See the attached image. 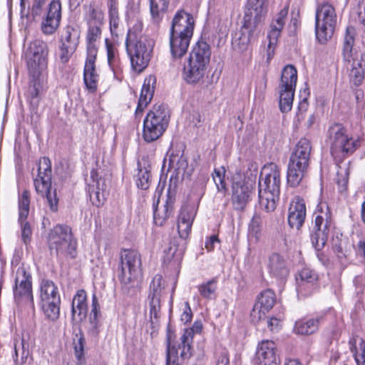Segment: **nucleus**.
<instances>
[{
    "instance_id": "1",
    "label": "nucleus",
    "mask_w": 365,
    "mask_h": 365,
    "mask_svg": "<svg viewBox=\"0 0 365 365\" xmlns=\"http://www.w3.org/2000/svg\"><path fill=\"white\" fill-rule=\"evenodd\" d=\"M48 53L46 43L40 40L31 42L26 51L29 72V85L26 97L32 109L37 108L40 95L43 91L45 81L42 73L47 68Z\"/></svg>"
},
{
    "instance_id": "2",
    "label": "nucleus",
    "mask_w": 365,
    "mask_h": 365,
    "mask_svg": "<svg viewBox=\"0 0 365 365\" xmlns=\"http://www.w3.org/2000/svg\"><path fill=\"white\" fill-rule=\"evenodd\" d=\"M258 190L260 206L267 212L274 211L280 192V173L276 165L264 166L258 182Z\"/></svg>"
},
{
    "instance_id": "3",
    "label": "nucleus",
    "mask_w": 365,
    "mask_h": 365,
    "mask_svg": "<svg viewBox=\"0 0 365 365\" xmlns=\"http://www.w3.org/2000/svg\"><path fill=\"white\" fill-rule=\"evenodd\" d=\"M120 258L118 277L122 284V291L128 296H134L138 292L135 281L141 272L140 255L136 250L123 249Z\"/></svg>"
},
{
    "instance_id": "4",
    "label": "nucleus",
    "mask_w": 365,
    "mask_h": 365,
    "mask_svg": "<svg viewBox=\"0 0 365 365\" xmlns=\"http://www.w3.org/2000/svg\"><path fill=\"white\" fill-rule=\"evenodd\" d=\"M356 30L352 26L346 29L342 53L344 60L347 63L350 81L355 85H360L364 78L365 59L363 54L353 48Z\"/></svg>"
},
{
    "instance_id": "5",
    "label": "nucleus",
    "mask_w": 365,
    "mask_h": 365,
    "mask_svg": "<svg viewBox=\"0 0 365 365\" xmlns=\"http://www.w3.org/2000/svg\"><path fill=\"white\" fill-rule=\"evenodd\" d=\"M210 56V45L203 40L198 41L190 53L187 64L184 66L183 76L187 83L195 84L202 79Z\"/></svg>"
},
{
    "instance_id": "6",
    "label": "nucleus",
    "mask_w": 365,
    "mask_h": 365,
    "mask_svg": "<svg viewBox=\"0 0 365 365\" xmlns=\"http://www.w3.org/2000/svg\"><path fill=\"white\" fill-rule=\"evenodd\" d=\"M334 6L327 1L319 4L315 13V34L319 43L325 44L334 34L337 24Z\"/></svg>"
},
{
    "instance_id": "7",
    "label": "nucleus",
    "mask_w": 365,
    "mask_h": 365,
    "mask_svg": "<svg viewBox=\"0 0 365 365\" xmlns=\"http://www.w3.org/2000/svg\"><path fill=\"white\" fill-rule=\"evenodd\" d=\"M170 115L163 104L155 105L143 121V137L147 143L158 140L168 128Z\"/></svg>"
},
{
    "instance_id": "8",
    "label": "nucleus",
    "mask_w": 365,
    "mask_h": 365,
    "mask_svg": "<svg viewBox=\"0 0 365 365\" xmlns=\"http://www.w3.org/2000/svg\"><path fill=\"white\" fill-rule=\"evenodd\" d=\"M125 46L132 68L137 72H142L148 66L151 59L153 48V41L146 36H140L135 41H132L128 37Z\"/></svg>"
},
{
    "instance_id": "9",
    "label": "nucleus",
    "mask_w": 365,
    "mask_h": 365,
    "mask_svg": "<svg viewBox=\"0 0 365 365\" xmlns=\"http://www.w3.org/2000/svg\"><path fill=\"white\" fill-rule=\"evenodd\" d=\"M51 252L57 256L70 255L75 257L76 241L73 239L71 229L67 225H58L49 232L48 238Z\"/></svg>"
},
{
    "instance_id": "10",
    "label": "nucleus",
    "mask_w": 365,
    "mask_h": 365,
    "mask_svg": "<svg viewBox=\"0 0 365 365\" xmlns=\"http://www.w3.org/2000/svg\"><path fill=\"white\" fill-rule=\"evenodd\" d=\"M38 178L34 180L36 192L45 196L51 211L58 210V198L56 189L51 187V164L48 158L40 160L38 168Z\"/></svg>"
},
{
    "instance_id": "11",
    "label": "nucleus",
    "mask_w": 365,
    "mask_h": 365,
    "mask_svg": "<svg viewBox=\"0 0 365 365\" xmlns=\"http://www.w3.org/2000/svg\"><path fill=\"white\" fill-rule=\"evenodd\" d=\"M297 84V69L293 65H287L282 70L279 85V109L282 113L291 110Z\"/></svg>"
},
{
    "instance_id": "12",
    "label": "nucleus",
    "mask_w": 365,
    "mask_h": 365,
    "mask_svg": "<svg viewBox=\"0 0 365 365\" xmlns=\"http://www.w3.org/2000/svg\"><path fill=\"white\" fill-rule=\"evenodd\" d=\"M315 215V232L312 235L311 240L314 248L319 250L326 245L334 225L330 210L326 205H321Z\"/></svg>"
},
{
    "instance_id": "13",
    "label": "nucleus",
    "mask_w": 365,
    "mask_h": 365,
    "mask_svg": "<svg viewBox=\"0 0 365 365\" xmlns=\"http://www.w3.org/2000/svg\"><path fill=\"white\" fill-rule=\"evenodd\" d=\"M329 137L333 154L340 151L349 155L353 153L359 146V141L349 138L346 133V129L339 123H336L329 128Z\"/></svg>"
},
{
    "instance_id": "14",
    "label": "nucleus",
    "mask_w": 365,
    "mask_h": 365,
    "mask_svg": "<svg viewBox=\"0 0 365 365\" xmlns=\"http://www.w3.org/2000/svg\"><path fill=\"white\" fill-rule=\"evenodd\" d=\"M14 297L18 304L24 302L31 308L34 307L31 276L24 267H19L16 271Z\"/></svg>"
},
{
    "instance_id": "15",
    "label": "nucleus",
    "mask_w": 365,
    "mask_h": 365,
    "mask_svg": "<svg viewBox=\"0 0 365 365\" xmlns=\"http://www.w3.org/2000/svg\"><path fill=\"white\" fill-rule=\"evenodd\" d=\"M80 36L81 30L76 25H67L62 29L59 46L61 63L68 62L78 46Z\"/></svg>"
},
{
    "instance_id": "16",
    "label": "nucleus",
    "mask_w": 365,
    "mask_h": 365,
    "mask_svg": "<svg viewBox=\"0 0 365 365\" xmlns=\"http://www.w3.org/2000/svg\"><path fill=\"white\" fill-rule=\"evenodd\" d=\"M62 18V6L60 0H51L42 14L41 30L45 35H52L60 26Z\"/></svg>"
},
{
    "instance_id": "17",
    "label": "nucleus",
    "mask_w": 365,
    "mask_h": 365,
    "mask_svg": "<svg viewBox=\"0 0 365 365\" xmlns=\"http://www.w3.org/2000/svg\"><path fill=\"white\" fill-rule=\"evenodd\" d=\"M255 188V182L250 179L233 181L232 202L235 210L242 211L246 207Z\"/></svg>"
},
{
    "instance_id": "18",
    "label": "nucleus",
    "mask_w": 365,
    "mask_h": 365,
    "mask_svg": "<svg viewBox=\"0 0 365 365\" xmlns=\"http://www.w3.org/2000/svg\"><path fill=\"white\" fill-rule=\"evenodd\" d=\"M267 12V0H247L244 16L245 27L257 29L264 20Z\"/></svg>"
},
{
    "instance_id": "19",
    "label": "nucleus",
    "mask_w": 365,
    "mask_h": 365,
    "mask_svg": "<svg viewBox=\"0 0 365 365\" xmlns=\"http://www.w3.org/2000/svg\"><path fill=\"white\" fill-rule=\"evenodd\" d=\"M275 294L271 289H266L257 297V300L250 312L251 322L255 324L264 321L265 314L274 305Z\"/></svg>"
},
{
    "instance_id": "20",
    "label": "nucleus",
    "mask_w": 365,
    "mask_h": 365,
    "mask_svg": "<svg viewBox=\"0 0 365 365\" xmlns=\"http://www.w3.org/2000/svg\"><path fill=\"white\" fill-rule=\"evenodd\" d=\"M162 282V275L156 274L154 276L150 284L148 300L149 302L150 315L152 323L155 322L153 319H155L157 322L158 319L160 317L161 308L160 298L162 292L164 289Z\"/></svg>"
},
{
    "instance_id": "21",
    "label": "nucleus",
    "mask_w": 365,
    "mask_h": 365,
    "mask_svg": "<svg viewBox=\"0 0 365 365\" xmlns=\"http://www.w3.org/2000/svg\"><path fill=\"white\" fill-rule=\"evenodd\" d=\"M106 187L105 180L98 176L96 170L93 169L91 171L90 179L87 182V191L91 203L97 207L103 205L106 201Z\"/></svg>"
},
{
    "instance_id": "22",
    "label": "nucleus",
    "mask_w": 365,
    "mask_h": 365,
    "mask_svg": "<svg viewBox=\"0 0 365 365\" xmlns=\"http://www.w3.org/2000/svg\"><path fill=\"white\" fill-rule=\"evenodd\" d=\"M195 21L192 16L181 9L176 12L173 19L170 33L192 36Z\"/></svg>"
},
{
    "instance_id": "23",
    "label": "nucleus",
    "mask_w": 365,
    "mask_h": 365,
    "mask_svg": "<svg viewBox=\"0 0 365 365\" xmlns=\"http://www.w3.org/2000/svg\"><path fill=\"white\" fill-rule=\"evenodd\" d=\"M277 345L272 340H262L258 344L257 357L259 365H279Z\"/></svg>"
},
{
    "instance_id": "24",
    "label": "nucleus",
    "mask_w": 365,
    "mask_h": 365,
    "mask_svg": "<svg viewBox=\"0 0 365 365\" xmlns=\"http://www.w3.org/2000/svg\"><path fill=\"white\" fill-rule=\"evenodd\" d=\"M267 267L269 274L279 279H285L289 274L288 262L277 252H273L269 256Z\"/></svg>"
},
{
    "instance_id": "25",
    "label": "nucleus",
    "mask_w": 365,
    "mask_h": 365,
    "mask_svg": "<svg viewBox=\"0 0 365 365\" xmlns=\"http://www.w3.org/2000/svg\"><path fill=\"white\" fill-rule=\"evenodd\" d=\"M192 36L170 33V49L173 59H180L186 54Z\"/></svg>"
},
{
    "instance_id": "26",
    "label": "nucleus",
    "mask_w": 365,
    "mask_h": 365,
    "mask_svg": "<svg viewBox=\"0 0 365 365\" xmlns=\"http://www.w3.org/2000/svg\"><path fill=\"white\" fill-rule=\"evenodd\" d=\"M71 318L73 322H82L88 314L87 294L84 289H79L75 294L71 306Z\"/></svg>"
},
{
    "instance_id": "27",
    "label": "nucleus",
    "mask_w": 365,
    "mask_h": 365,
    "mask_svg": "<svg viewBox=\"0 0 365 365\" xmlns=\"http://www.w3.org/2000/svg\"><path fill=\"white\" fill-rule=\"evenodd\" d=\"M159 200L157 201L158 204ZM175 197L170 195V187H169L166 201L162 210L158 209V205L153 204V218L154 222L158 226H162L165 222L172 215Z\"/></svg>"
},
{
    "instance_id": "28",
    "label": "nucleus",
    "mask_w": 365,
    "mask_h": 365,
    "mask_svg": "<svg viewBox=\"0 0 365 365\" xmlns=\"http://www.w3.org/2000/svg\"><path fill=\"white\" fill-rule=\"evenodd\" d=\"M155 81V78L151 76L145 79L135 110L136 117L142 114L145 108H146L151 101L154 93V88L151 87V83H154Z\"/></svg>"
},
{
    "instance_id": "29",
    "label": "nucleus",
    "mask_w": 365,
    "mask_h": 365,
    "mask_svg": "<svg viewBox=\"0 0 365 365\" xmlns=\"http://www.w3.org/2000/svg\"><path fill=\"white\" fill-rule=\"evenodd\" d=\"M311 152L310 142L306 138H302L298 142V171H301L302 178L305 176L309 166V155Z\"/></svg>"
},
{
    "instance_id": "30",
    "label": "nucleus",
    "mask_w": 365,
    "mask_h": 365,
    "mask_svg": "<svg viewBox=\"0 0 365 365\" xmlns=\"http://www.w3.org/2000/svg\"><path fill=\"white\" fill-rule=\"evenodd\" d=\"M297 149H294L291 153L287 171V191L294 194L297 187Z\"/></svg>"
},
{
    "instance_id": "31",
    "label": "nucleus",
    "mask_w": 365,
    "mask_h": 365,
    "mask_svg": "<svg viewBox=\"0 0 365 365\" xmlns=\"http://www.w3.org/2000/svg\"><path fill=\"white\" fill-rule=\"evenodd\" d=\"M100 304L98 303V298L95 294H93L91 310L89 315V323L91 327L89 329V333L93 336H97L100 332V322L101 311Z\"/></svg>"
},
{
    "instance_id": "32",
    "label": "nucleus",
    "mask_w": 365,
    "mask_h": 365,
    "mask_svg": "<svg viewBox=\"0 0 365 365\" xmlns=\"http://www.w3.org/2000/svg\"><path fill=\"white\" fill-rule=\"evenodd\" d=\"M185 250V242L178 237H173L171 239L168 247L165 250L164 252L168 261L173 259L180 260L182 258Z\"/></svg>"
},
{
    "instance_id": "33",
    "label": "nucleus",
    "mask_w": 365,
    "mask_h": 365,
    "mask_svg": "<svg viewBox=\"0 0 365 365\" xmlns=\"http://www.w3.org/2000/svg\"><path fill=\"white\" fill-rule=\"evenodd\" d=\"M284 22L282 19H277L276 24L271 25V30L268 33L267 38L269 39V43L267 45V61L269 62L272 58L274 53V46L277 44L278 37L280 34V31L283 28Z\"/></svg>"
},
{
    "instance_id": "34",
    "label": "nucleus",
    "mask_w": 365,
    "mask_h": 365,
    "mask_svg": "<svg viewBox=\"0 0 365 365\" xmlns=\"http://www.w3.org/2000/svg\"><path fill=\"white\" fill-rule=\"evenodd\" d=\"M149 2L152 20L159 24L168 12L170 0H149Z\"/></svg>"
},
{
    "instance_id": "35",
    "label": "nucleus",
    "mask_w": 365,
    "mask_h": 365,
    "mask_svg": "<svg viewBox=\"0 0 365 365\" xmlns=\"http://www.w3.org/2000/svg\"><path fill=\"white\" fill-rule=\"evenodd\" d=\"M40 291L41 302L61 300L58 287L51 280L43 279L41 282Z\"/></svg>"
},
{
    "instance_id": "36",
    "label": "nucleus",
    "mask_w": 365,
    "mask_h": 365,
    "mask_svg": "<svg viewBox=\"0 0 365 365\" xmlns=\"http://www.w3.org/2000/svg\"><path fill=\"white\" fill-rule=\"evenodd\" d=\"M256 29H250L245 27V23L238 33L235 34V36L232 41L233 46L240 51H245L247 48L250 41V37L252 32Z\"/></svg>"
},
{
    "instance_id": "37",
    "label": "nucleus",
    "mask_w": 365,
    "mask_h": 365,
    "mask_svg": "<svg viewBox=\"0 0 365 365\" xmlns=\"http://www.w3.org/2000/svg\"><path fill=\"white\" fill-rule=\"evenodd\" d=\"M262 219L261 216L255 213L248 227V238L251 242H258L262 237Z\"/></svg>"
},
{
    "instance_id": "38",
    "label": "nucleus",
    "mask_w": 365,
    "mask_h": 365,
    "mask_svg": "<svg viewBox=\"0 0 365 365\" xmlns=\"http://www.w3.org/2000/svg\"><path fill=\"white\" fill-rule=\"evenodd\" d=\"M86 9V19L88 25H97L103 23L104 14L103 12L97 8L94 4L84 6Z\"/></svg>"
},
{
    "instance_id": "39",
    "label": "nucleus",
    "mask_w": 365,
    "mask_h": 365,
    "mask_svg": "<svg viewBox=\"0 0 365 365\" xmlns=\"http://www.w3.org/2000/svg\"><path fill=\"white\" fill-rule=\"evenodd\" d=\"M61 300L41 302V307L46 317L50 321H56L60 315Z\"/></svg>"
},
{
    "instance_id": "40",
    "label": "nucleus",
    "mask_w": 365,
    "mask_h": 365,
    "mask_svg": "<svg viewBox=\"0 0 365 365\" xmlns=\"http://www.w3.org/2000/svg\"><path fill=\"white\" fill-rule=\"evenodd\" d=\"M319 318L304 319L298 322V334L309 335L314 333L319 327Z\"/></svg>"
},
{
    "instance_id": "41",
    "label": "nucleus",
    "mask_w": 365,
    "mask_h": 365,
    "mask_svg": "<svg viewBox=\"0 0 365 365\" xmlns=\"http://www.w3.org/2000/svg\"><path fill=\"white\" fill-rule=\"evenodd\" d=\"M14 351L16 356L14 361L16 364L19 365L25 364L29 356V343L22 338L19 345L15 343Z\"/></svg>"
},
{
    "instance_id": "42",
    "label": "nucleus",
    "mask_w": 365,
    "mask_h": 365,
    "mask_svg": "<svg viewBox=\"0 0 365 365\" xmlns=\"http://www.w3.org/2000/svg\"><path fill=\"white\" fill-rule=\"evenodd\" d=\"M138 174L135 175V182L138 188L147 190L150 185V172L146 168H141L140 162L138 163Z\"/></svg>"
},
{
    "instance_id": "43",
    "label": "nucleus",
    "mask_w": 365,
    "mask_h": 365,
    "mask_svg": "<svg viewBox=\"0 0 365 365\" xmlns=\"http://www.w3.org/2000/svg\"><path fill=\"white\" fill-rule=\"evenodd\" d=\"M217 281L215 278L211 279L209 281L202 283L198 286V292L200 295L206 299H211L214 298L215 292L217 290Z\"/></svg>"
},
{
    "instance_id": "44",
    "label": "nucleus",
    "mask_w": 365,
    "mask_h": 365,
    "mask_svg": "<svg viewBox=\"0 0 365 365\" xmlns=\"http://www.w3.org/2000/svg\"><path fill=\"white\" fill-rule=\"evenodd\" d=\"M178 346L171 344V336H167L166 365H178Z\"/></svg>"
},
{
    "instance_id": "45",
    "label": "nucleus",
    "mask_w": 365,
    "mask_h": 365,
    "mask_svg": "<svg viewBox=\"0 0 365 365\" xmlns=\"http://www.w3.org/2000/svg\"><path fill=\"white\" fill-rule=\"evenodd\" d=\"M48 0H32L31 5L29 8V15L33 21L41 19Z\"/></svg>"
},
{
    "instance_id": "46",
    "label": "nucleus",
    "mask_w": 365,
    "mask_h": 365,
    "mask_svg": "<svg viewBox=\"0 0 365 365\" xmlns=\"http://www.w3.org/2000/svg\"><path fill=\"white\" fill-rule=\"evenodd\" d=\"M356 341L357 339L355 338H352L349 340L351 352L353 354L357 365H365V344L362 339H359V345L361 352L360 355H358L357 348L356 346Z\"/></svg>"
},
{
    "instance_id": "47",
    "label": "nucleus",
    "mask_w": 365,
    "mask_h": 365,
    "mask_svg": "<svg viewBox=\"0 0 365 365\" xmlns=\"http://www.w3.org/2000/svg\"><path fill=\"white\" fill-rule=\"evenodd\" d=\"M170 166L174 167L176 165V169L178 170V173L182 172L185 173L187 167H188V161L187 158L184 156L183 153L178 155V154L171 153L169 158Z\"/></svg>"
},
{
    "instance_id": "48",
    "label": "nucleus",
    "mask_w": 365,
    "mask_h": 365,
    "mask_svg": "<svg viewBox=\"0 0 365 365\" xmlns=\"http://www.w3.org/2000/svg\"><path fill=\"white\" fill-rule=\"evenodd\" d=\"M30 193L28 190H24L19 197V219L27 218L29 212Z\"/></svg>"
},
{
    "instance_id": "49",
    "label": "nucleus",
    "mask_w": 365,
    "mask_h": 365,
    "mask_svg": "<svg viewBox=\"0 0 365 365\" xmlns=\"http://www.w3.org/2000/svg\"><path fill=\"white\" fill-rule=\"evenodd\" d=\"M86 344V339L81 329L76 334L73 338V345L75 349V354L76 358L81 361L82 357L84 356V346Z\"/></svg>"
},
{
    "instance_id": "50",
    "label": "nucleus",
    "mask_w": 365,
    "mask_h": 365,
    "mask_svg": "<svg viewBox=\"0 0 365 365\" xmlns=\"http://www.w3.org/2000/svg\"><path fill=\"white\" fill-rule=\"evenodd\" d=\"M108 15L110 21V28L111 32L116 30L119 25V14L118 9V3L115 4H108Z\"/></svg>"
},
{
    "instance_id": "51",
    "label": "nucleus",
    "mask_w": 365,
    "mask_h": 365,
    "mask_svg": "<svg viewBox=\"0 0 365 365\" xmlns=\"http://www.w3.org/2000/svg\"><path fill=\"white\" fill-rule=\"evenodd\" d=\"M349 171L346 167H339L336 173V183L339 185L340 192L346 189L348 184Z\"/></svg>"
},
{
    "instance_id": "52",
    "label": "nucleus",
    "mask_w": 365,
    "mask_h": 365,
    "mask_svg": "<svg viewBox=\"0 0 365 365\" xmlns=\"http://www.w3.org/2000/svg\"><path fill=\"white\" fill-rule=\"evenodd\" d=\"M195 215L196 210L194 206L186 205L182 207L178 217V220L185 222H191L192 224Z\"/></svg>"
},
{
    "instance_id": "53",
    "label": "nucleus",
    "mask_w": 365,
    "mask_h": 365,
    "mask_svg": "<svg viewBox=\"0 0 365 365\" xmlns=\"http://www.w3.org/2000/svg\"><path fill=\"white\" fill-rule=\"evenodd\" d=\"M26 219L27 218H24L20 220L19 218V222L21 225V238L25 245H27L31 242L32 235L31 226Z\"/></svg>"
},
{
    "instance_id": "54",
    "label": "nucleus",
    "mask_w": 365,
    "mask_h": 365,
    "mask_svg": "<svg viewBox=\"0 0 365 365\" xmlns=\"http://www.w3.org/2000/svg\"><path fill=\"white\" fill-rule=\"evenodd\" d=\"M294 200L295 197L292 199L288 209L287 221L291 229H294L297 225V202Z\"/></svg>"
},
{
    "instance_id": "55",
    "label": "nucleus",
    "mask_w": 365,
    "mask_h": 365,
    "mask_svg": "<svg viewBox=\"0 0 365 365\" xmlns=\"http://www.w3.org/2000/svg\"><path fill=\"white\" fill-rule=\"evenodd\" d=\"M299 98H302L298 105V110L300 112L306 111L308 108V98L310 96L309 88L307 87V84L304 88H302L299 91Z\"/></svg>"
},
{
    "instance_id": "56",
    "label": "nucleus",
    "mask_w": 365,
    "mask_h": 365,
    "mask_svg": "<svg viewBox=\"0 0 365 365\" xmlns=\"http://www.w3.org/2000/svg\"><path fill=\"white\" fill-rule=\"evenodd\" d=\"M299 276L302 281L307 282V283L314 284L318 280L317 274L309 267L302 268L300 270Z\"/></svg>"
},
{
    "instance_id": "57",
    "label": "nucleus",
    "mask_w": 365,
    "mask_h": 365,
    "mask_svg": "<svg viewBox=\"0 0 365 365\" xmlns=\"http://www.w3.org/2000/svg\"><path fill=\"white\" fill-rule=\"evenodd\" d=\"M101 34V30L98 25H89L86 36L87 44H95V42L99 38Z\"/></svg>"
},
{
    "instance_id": "58",
    "label": "nucleus",
    "mask_w": 365,
    "mask_h": 365,
    "mask_svg": "<svg viewBox=\"0 0 365 365\" xmlns=\"http://www.w3.org/2000/svg\"><path fill=\"white\" fill-rule=\"evenodd\" d=\"M192 224L191 222H185L183 221L178 222V232L179 234V239L182 240H186L191 231Z\"/></svg>"
},
{
    "instance_id": "59",
    "label": "nucleus",
    "mask_w": 365,
    "mask_h": 365,
    "mask_svg": "<svg viewBox=\"0 0 365 365\" xmlns=\"http://www.w3.org/2000/svg\"><path fill=\"white\" fill-rule=\"evenodd\" d=\"M98 74L96 73H90L88 76L83 75V80L86 88L91 92H95L97 89Z\"/></svg>"
},
{
    "instance_id": "60",
    "label": "nucleus",
    "mask_w": 365,
    "mask_h": 365,
    "mask_svg": "<svg viewBox=\"0 0 365 365\" xmlns=\"http://www.w3.org/2000/svg\"><path fill=\"white\" fill-rule=\"evenodd\" d=\"M216 365H230L229 353L222 349L216 354Z\"/></svg>"
},
{
    "instance_id": "61",
    "label": "nucleus",
    "mask_w": 365,
    "mask_h": 365,
    "mask_svg": "<svg viewBox=\"0 0 365 365\" xmlns=\"http://www.w3.org/2000/svg\"><path fill=\"white\" fill-rule=\"evenodd\" d=\"M107 48V56H108V62L109 66L113 69L115 66L116 58L115 56V48L111 44L106 43Z\"/></svg>"
},
{
    "instance_id": "62",
    "label": "nucleus",
    "mask_w": 365,
    "mask_h": 365,
    "mask_svg": "<svg viewBox=\"0 0 365 365\" xmlns=\"http://www.w3.org/2000/svg\"><path fill=\"white\" fill-rule=\"evenodd\" d=\"M306 216V208L303 200L298 198V227L302 226Z\"/></svg>"
},
{
    "instance_id": "63",
    "label": "nucleus",
    "mask_w": 365,
    "mask_h": 365,
    "mask_svg": "<svg viewBox=\"0 0 365 365\" xmlns=\"http://www.w3.org/2000/svg\"><path fill=\"white\" fill-rule=\"evenodd\" d=\"M178 348L181 349L180 357L185 360L189 359L191 355V344L190 343L180 344Z\"/></svg>"
},
{
    "instance_id": "64",
    "label": "nucleus",
    "mask_w": 365,
    "mask_h": 365,
    "mask_svg": "<svg viewBox=\"0 0 365 365\" xmlns=\"http://www.w3.org/2000/svg\"><path fill=\"white\" fill-rule=\"evenodd\" d=\"M266 320L267 328L272 331L275 332L278 331L280 329V321L276 317H271Z\"/></svg>"
}]
</instances>
